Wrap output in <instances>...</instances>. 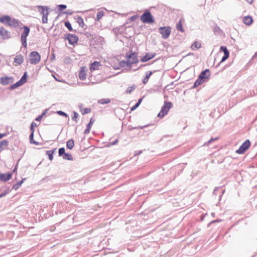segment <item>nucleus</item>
<instances>
[{
	"label": "nucleus",
	"mask_w": 257,
	"mask_h": 257,
	"mask_svg": "<svg viewBox=\"0 0 257 257\" xmlns=\"http://www.w3.org/2000/svg\"><path fill=\"white\" fill-rule=\"evenodd\" d=\"M67 8L66 5L61 4L57 6L56 8L54 10L56 13L58 14L57 16H60L62 15H72L76 14H81L82 15L87 16H93L94 15L95 9H91L85 11H74L71 9H68L64 11Z\"/></svg>",
	"instance_id": "f257e3e1"
},
{
	"label": "nucleus",
	"mask_w": 257,
	"mask_h": 257,
	"mask_svg": "<svg viewBox=\"0 0 257 257\" xmlns=\"http://www.w3.org/2000/svg\"><path fill=\"white\" fill-rule=\"evenodd\" d=\"M0 22L14 28L19 26V21L16 19H12L11 17H0Z\"/></svg>",
	"instance_id": "f03ea898"
},
{
	"label": "nucleus",
	"mask_w": 257,
	"mask_h": 257,
	"mask_svg": "<svg viewBox=\"0 0 257 257\" xmlns=\"http://www.w3.org/2000/svg\"><path fill=\"white\" fill-rule=\"evenodd\" d=\"M172 107V102L165 101L164 105L161 108L160 112L158 114V116L161 118L164 117L168 113L170 109Z\"/></svg>",
	"instance_id": "7ed1b4c3"
},
{
	"label": "nucleus",
	"mask_w": 257,
	"mask_h": 257,
	"mask_svg": "<svg viewBox=\"0 0 257 257\" xmlns=\"http://www.w3.org/2000/svg\"><path fill=\"white\" fill-rule=\"evenodd\" d=\"M159 32L161 34L162 38L166 39L170 35L171 28L170 26L161 27L159 28Z\"/></svg>",
	"instance_id": "20e7f679"
},
{
	"label": "nucleus",
	"mask_w": 257,
	"mask_h": 257,
	"mask_svg": "<svg viewBox=\"0 0 257 257\" xmlns=\"http://www.w3.org/2000/svg\"><path fill=\"white\" fill-rule=\"evenodd\" d=\"M30 62L32 64H38L40 60L41 56L38 52L36 51L32 52L30 55Z\"/></svg>",
	"instance_id": "39448f33"
},
{
	"label": "nucleus",
	"mask_w": 257,
	"mask_h": 257,
	"mask_svg": "<svg viewBox=\"0 0 257 257\" xmlns=\"http://www.w3.org/2000/svg\"><path fill=\"white\" fill-rule=\"evenodd\" d=\"M250 146V142L249 140H246L236 151V153L238 154H243L248 149Z\"/></svg>",
	"instance_id": "423d86ee"
},
{
	"label": "nucleus",
	"mask_w": 257,
	"mask_h": 257,
	"mask_svg": "<svg viewBox=\"0 0 257 257\" xmlns=\"http://www.w3.org/2000/svg\"><path fill=\"white\" fill-rule=\"evenodd\" d=\"M64 38L68 40L69 43L71 45H74L78 41V37L76 35L71 34H65Z\"/></svg>",
	"instance_id": "0eeeda50"
},
{
	"label": "nucleus",
	"mask_w": 257,
	"mask_h": 257,
	"mask_svg": "<svg viewBox=\"0 0 257 257\" xmlns=\"http://www.w3.org/2000/svg\"><path fill=\"white\" fill-rule=\"evenodd\" d=\"M42 16H48L50 13V8L48 6H37L35 7Z\"/></svg>",
	"instance_id": "6e6552de"
},
{
	"label": "nucleus",
	"mask_w": 257,
	"mask_h": 257,
	"mask_svg": "<svg viewBox=\"0 0 257 257\" xmlns=\"http://www.w3.org/2000/svg\"><path fill=\"white\" fill-rule=\"evenodd\" d=\"M0 36L3 39L6 40L11 38V33L6 30L4 27H0Z\"/></svg>",
	"instance_id": "1a4fd4ad"
},
{
	"label": "nucleus",
	"mask_w": 257,
	"mask_h": 257,
	"mask_svg": "<svg viewBox=\"0 0 257 257\" xmlns=\"http://www.w3.org/2000/svg\"><path fill=\"white\" fill-rule=\"evenodd\" d=\"M14 82V78L12 77L5 76L0 78V84L3 85H7Z\"/></svg>",
	"instance_id": "9d476101"
},
{
	"label": "nucleus",
	"mask_w": 257,
	"mask_h": 257,
	"mask_svg": "<svg viewBox=\"0 0 257 257\" xmlns=\"http://www.w3.org/2000/svg\"><path fill=\"white\" fill-rule=\"evenodd\" d=\"M156 55V53H147L144 56L141 58V61L145 62L154 58Z\"/></svg>",
	"instance_id": "9b49d317"
},
{
	"label": "nucleus",
	"mask_w": 257,
	"mask_h": 257,
	"mask_svg": "<svg viewBox=\"0 0 257 257\" xmlns=\"http://www.w3.org/2000/svg\"><path fill=\"white\" fill-rule=\"evenodd\" d=\"M139 62V59L138 58V53H136L133 57H132L131 60H127V64L128 67L131 68L133 64H137Z\"/></svg>",
	"instance_id": "f8f14e48"
},
{
	"label": "nucleus",
	"mask_w": 257,
	"mask_h": 257,
	"mask_svg": "<svg viewBox=\"0 0 257 257\" xmlns=\"http://www.w3.org/2000/svg\"><path fill=\"white\" fill-rule=\"evenodd\" d=\"M28 78V74L27 72H25L20 80L16 82L17 84L19 87L23 85L24 83L27 82Z\"/></svg>",
	"instance_id": "ddd939ff"
},
{
	"label": "nucleus",
	"mask_w": 257,
	"mask_h": 257,
	"mask_svg": "<svg viewBox=\"0 0 257 257\" xmlns=\"http://www.w3.org/2000/svg\"><path fill=\"white\" fill-rule=\"evenodd\" d=\"M209 76V70L207 69L202 71L199 75V77L204 81H205L206 79H208Z\"/></svg>",
	"instance_id": "4468645a"
},
{
	"label": "nucleus",
	"mask_w": 257,
	"mask_h": 257,
	"mask_svg": "<svg viewBox=\"0 0 257 257\" xmlns=\"http://www.w3.org/2000/svg\"><path fill=\"white\" fill-rule=\"evenodd\" d=\"M140 20L145 24H152L155 22L154 17H140Z\"/></svg>",
	"instance_id": "2eb2a0df"
},
{
	"label": "nucleus",
	"mask_w": 257,
	"mask_h": 257,
	"mask_svg": "<svg viewBox=\"0 0 257 257\" xmlns=\"http://www.w3.org/2000/svg\"><path fill=\"white\" fill-rule=\"evenodd\" d=\"M184 22V20L183 18H182L177 23L176 26V28L178 31L182 32V33L185 32V30H184V29L183 27V25H182V22Z\"/></svg>",
	"instance_id": "dca6fc26"
},
{
	"label": "nucleus",
	"mask_w": 257,
	"mask_h": 257,
	"mask_svg": "<svg viewBox=\"0 0 257 257\" xmlns=\"http://www.w3.org/2000/svg\"><path fill=\"white\" fill-rule=\"evenodd\" d=\"M12 177V174L8 173L7 174L0 173V180L3 181H7L10 180Z\"/></svg>",
	"instance_id": "f3484780"
},
{
	"label": "nucleus",
	"mask_w": 257,
	"mask_h": 257,
	"mask_svg": "<svg viewBox=\"0 0 257 257\" xmlns=\"http://www.w3.org/2000/svg\"><path fill=\"white\" fill-rule=\"evenodd\" d=\"M24 31L21 35V38H27L30 31V29L29 27L27 26H24L23 27Z\"/></svg>",
	"instance_id": "a211bd4d"
},
{
	"label": "nucleus",
	"mask_w": 257,
	"mask_h": 257,
	"mask_svg": "<svg viewBox=\"0 0 257 257\" xmlns=\"http://www.w3.org/2000/svg\"><path fill=\"white\" fill-rule=\"evenodd\" d=\"M94 121H95V120L93 118H90V121L87 124V125L86 126V128L85 129V130L84 131V133L85 135L88 134L90 133L91 126H92V124H93V123L94 122Z\"/></svg>",
	"instance_id": "6ab92c4d"
},
{
	"label": "nucleus",
	"mask_w": 257,
	"mask_h": 257,
	"mask_svg": "<svg viewBox=\"0 0 257 257\" xmlns=\"http://www.w3.org/2000/svg\"><path fill=\"white\" fill-rule=\"evenodd\" d=\"M79 78L81 80H84L86 78V74L85 71V68L82 67L78 74Z\"/></svg>",
	"instance_id": "aec40b11"
},
{
	"label": "nucleus",
	"mask_w": 257,
	"mask_h": 257,
	"mask_svg": "<svg viewBox=\"0 0 257 257\" xmlns=\"http://www.w3.org/2000/svg\"><path fill=\"white\" fill-rule=\"evenodd\" d=\"M138 14H134L133 16H153L150 11L147 9L145 10L142 14H141L142 11H138Z\"/></svg>",
	"instance_id": "412c9836"
},
{
	"label": "nucleus",
	"mask_w": 257,
	"mask_h": 257,
	"mask_svg": "<svg viewBox=\"0 0 257 257\" xmlns=\"http://www.w3.org/2000/svg\"><path fill=\"white\" fill-rule=\"evenodd\" d=\"M99 66H100V62L95 61L91 63L90 67V71L92 72L94 70H98Z\"/></svg>",
	"instance_id": "4be33fe9"
},
{
	"label": "nucleus",
	"mask_w": 257,
	"mask_h": 257,
	"mask_svg": "<svg viewBox=\"0 0 257 257\" xmlns=\"http://www.w3.org/2000/svg\"><path fill=\"white\" fill-rule=\"evenodd\" d=\"M244 24L247 26L250 25L253 23L252 17H240Z\"/></svg>",
	"instance_id": "5701e85b"
},
{
	"label": "nucleus",
	"mask_w": 257,
	"mask_h": 257,
	"mask_svg": "<svg viewBox=\"0 0 257 257\" xmlns=\"http://www.w3.org/2000/svg\"><path fill=\"white\" fill-rule=\"evenodd\" d=\"M24 61V57L22 55H18L15 58L14 62L19 65H21Z\"/></svg>",
	"instance_id": "b1692460"
},
{
	"label": "nucleus",
	"mask_w": 257,
	"mask_h": 257,
	"mask_svg": "<svg viewBox=\"0 0 257 257\" xmlns=\"http://www.w3.org/2000/svg\"><path fill=\"white\" fill-rule=\"evenodd\" d=\"M204 82H205V81L204 80L202 79V78H200V77L198 76L197 80L195 81V82L193 84V86H192V88H196V87H198V86H199L200 85L202 84Z\"/></svg>",
	"instance_id": "393cba45"
},
{
	"label": "nucleus",
	"mask_w": 257,
	"mask_h": 257,
	"mask_svg": "<svg viewBox=\"0 0 257 257\" xmlns=\"http://www.w3.org/2000/svg\"><path fill=\"white\" fill-rule=\"evenodd\" d=\"M9 144L7 140H4L0 142V152L5 149Z\"/></svg>",
	"instance_id": "a878e982"
},
{
	"label": "nucleus",
	"mask_w": 257,
	"mask_h": 257,
	"mask_svg": "<svg viewBox=\"0 0 257 257\" xmlns=\"http://www.w3.org/2000/svg\"><path fill=\"white\" fill-rule=\"evenodd\" d=\"M153 72L152 71H148L146 73V76L143 80V83L144 84H146L149 81V79L150 77V76L152 75Z\"/></svg>",
	"instance_id": "bb28decb"
},
{
	"label": "nucleus",
	"mask_w": 257,
	"mask_h": 257,
	"mask_svg": "<svg viewBox=\"0 0 257 257\" xmlns=\"http://www.w3.org/2000/svg\"><path fill=\"white\" fill-rule=\"evenodd\" d=\"M74 146V141L73 139L69 140L66 144L67 148L71 150Z\"/></svg>",
	"instance_id": "cd10ccee"
},
{
	"label": "nucleus",
	"mask_w": 257,
	"mask_h": 257,
	"mask_svg": "<svg viewBox=\"0 0 257 257\" xmlns=\"http://www.w3.org/2000/svg\"><path fill=\"white\" fill-rule=\"evenodd\" d=\"M56 148L52 150H49L46 152V154L48 156L49 159L50 161H52L53 159V155L54 153L55 152Z\"/></svg>",
	"instance_id": "c85d7f7f"
},
{
	"label": "nucleus",
	"mask_w": 257,
	"mask_h": 257,
	"mask_svg": "<svg viewBox=\"0 0 257 257\" xmlns=\"http://www.w3.org/2000/svg\"><path fill=\"white\" fill-rule=\"evenodd\" d=\"M25 179H26L25 178V179H23L20 181H19V182H17V183L14 184L13 186V189H14L15 190H17L18 188H19V187L21 186V185L24 182V181L25 180Z\"/></svg>",
	"instance_id": "c756f323"
},
{
	"label": "nucleus",
	"mask_w": 257,
	"mask_h": 257,
	"mask_svg": "<svg viewBox=\"0 0 257 257\" xmlns=\"http://www.w3.org/2000/svg\"><path fill=\"white\" fill-rule=\"evenodd\" d=\"M201 47V45L200 43L196 41L191 46V49L193 50H194L195 49H198L200 48Z\"/></svg>",
	"instance_id": "7c9ffc66"
},
{
	"label": "nucleus",
	"mask_w": 257,
	"mask_h": 257,
	"mask_svg": "<svg viewBox=\"0 0 257 257\" xmlns=\"http://www.w3.org/2000/svg\"><path fill=\"white\" fill-rule=\"evenodd\" d=\"M110 102V99L109 98H102L101 99H99L98 101V103H100L101 104H107Z\"/></svg>",
	"instance_id": "2f4dec72"
},
{
	"label": "nucleus",
	"mask_w": 257,
	"mask_h": 257,
	"mask_svg": "<svg viewBox=\"0 0 257 257\" xmlns=\"http://www.w3.org/2000/svg\"><path fill=\"white\" fill-rule=\"evenodd\" d=\"M63 158L64 160H67L71 161L73 160V157L71 154L69 153H65L64 156H63Z\"/></svg>",
	"instance_id": "473e14b6"
},
{
	"label": "nucleus",
	"mask_w": 257,
	"mask_h": 257,
	"mask_svg": "<svg viewBox=\"0 0 257 257\" xmlns=\"http://www.w3.org/2000/svg\"><path fill=\"white\" fill-rule=\"evenodd\" d=\"M136 52L130 51L129 53H127L125 55V57L128 60H131L133 55H135Z\"/></svg>",
	"instance_id": "72a5a7b5"
},
{
	"label": "nucleus",
	"mask_w": 257,
	"mask_h": 257,
	"mask_svg": "<svg viewBox=\"0 0 257 257\" xmlns=\"http://www.w3.org/2000/svg\"><path fill=\"white\" fill-rule=\"evenodd\" d=\"M77 22L79 24V26H80L81 27H83V26H84V24L83 20L82 19V17H77Z\"/></svg>",
	"instance_id": "f704fd0d"
},
{
	"label": "nucleus",
	"mask_w": 257,
	"mask_h": 257,
	"mask_svg": "<svg viewBox=\"0 0 257 257\" xmlns=\"http://www.w3.org/2000/svg\"><path fill=\"white\" fill-rule=\"evenodd\" d=\"M119 65L120 67H124L125 66H127L128 67V64H127V60H122L119 62Z\"/></svg>",
	"instance_id": "c9c22d12"
},
{
	"label": "nucleus",
	"mask_w": 257,
	"mask_h": 257,
	"mask_svg": "<svg viewBox=\"0 0 257 257\" xmlns=\"http://www.w3.org/2000/svg\"><path fill=\"white\" fill-rule=\"evenodd\" d=\"M220 51L223 52L224 54H229V52L227 49V47L226 46H222L220 48Z\"/></svg>",
	"instance_id": "e433bc0d"
},
{
	"label": "nucleus",
	"mask_w": 257,
	"mask_h": 257,
	"mask_svg": "<svg viewBox=\"0 0 257 257\" xmlns=\"http://www.w3.org/2000/svg\"><path fill=\"white\" fill-rule=\"evenodd\" d=\"M65 153L64 148H61L59 149L58 154L59 156H64Z\"/></svg>",
	"instance_id": "4c0bfd02"
},
{
	"label": "nucleus",
	"mask_w": 257,
	"mask_h": 257,
	"mask_svg": "<svg viewBox=\"0 0 257 257\" xmlns=\"http://www.w3.org/2000/svg\"><path fill=\"white\" fill-rule=\"evenodd\" d=\"M65 26L66 28H68V29L70 31H72L73 29H72V27L71 26V24L68 21H67V22H65Z\"/></svg>",
	"instance_id": "58836bf2"
},
{
	"label": "nucleus",
	"mask_w": 257,
	"mask_h": 257,
	"mask_svg": "<svg viewBox=\"0 0 257 257\" xmlns=\"http://www.w3.org/2000/svg\"><path fill=\"white\" fill-rule=\"evenodd\" d=\"M138 17H130L126 21V24L135 22Z\"/></svg>",
	"instance_id": "ea45409f"
},
{
	"label": "nucleus",
	"mask_w": 257,
	"mask_h": 257,
	"mask_svg": "<svg viewBox=\"0 0 257 257\" xmlns=\"http://www.w3.org/2000/svg\"><path fill=\"white\" fill-rule=\"evenodd\" d=\"M229 56V54H224V56L222 58L219 64H220L221 63H222V62L225 61L226 60H227ZM219 65V64H218V65Z\"/></svg>",
	"instance_id": "a19ab883"
},
{
	"label": "nucleus",
	"mask_w": 257,
	"mask_h": 257,
	"mask_svg": "<svg viewBox=\"0 0 257 257\" xmlns=\"http://www.w3.org/2000/svg\"><path fill=\"white\" fill-rule=\"evenodd\" d=\"M57 113L60 115H61V116H65L66 117H68V114L65 113V112L64 111H62L61 110H59V111H57Z\"/></svg>",
	"instance_id": "79ce46f5"
},
{
	"label": "nucleus",
	"mask_w": 257,
	"mask_h": 257,
	"mask_svg": "<svg viewBox=\"0 0 257 257\" xmlns=\"http://www.w3.org/2000/svg\"><path fill=\"white\" fill-rule=\"evenodd\" d=\"M78 114L76 111H73V116L72 118V120H75L77 122V118H78Z\"/></svg>",
	"instance_id": "37998d69"
},
{
	"label": "nucleus",
	"mask_w": 257,
	"mask_h": 257,
	"mask_svg": "<svg viewBox=\"0 0 257 257\" xmlns=\"http://www.w3.org/2000/svg\"><path fill=\"white\" fill-rule=\"evenodd\" d=\"M22 45L24 47H27V38H21Z\"/></svg>",
	"instance_id": "c03bdc74"
},
{
	"label": "nucleus",
	"mask_w": 257,
	"mask_h": 257,
	"mask_svg": "<svg viewBox=\"0 0 257 257\" xmlns=\"http://www.w3.org/2000/svg\"><path fill=\"white\" fill-rule=\"evenodd\" d=\"M217 139H218V138H212L207 142L205 143L204 145H208L210 144H211L212 142H213L215 140H217Z\"/></svg>",
	"instance_id": "a18cd8bd"
},
{
	"label": "nucleus",
	"mask_w": 257,
	"mask_h": 257,
	"mask_svg": "<svg viewBox=\"0 0 257 257\" xmlns=\"http://www.w3.org/2000/svg\"><path fill=\"white\" fill-rule=\"evenodd\" d=\"M91 111V109L90 108H85L82 111V114H85L89 113Z\"/></svg>",
	"instance_id": "49530a36"
},
{
	"label": "nucleus",
	"mask_w": 257,
	"mask_h": 257,
	"mask_svg": "<svg viewBox=\"0 0 257 257\" xmlns=\"http://www.w3.org/2000/svg\"><path fill=\"white\" fill-rule=\"evenodd\" d=\"M135 88V87L134 86L128 87L126 90V92L127 93H131Z\"/></svg>",
	"instance_id": "de8ad7c7"
},
{
	"label": "nucleus",
	"mask_w": 257,
	"mask_h": 257,
	"mask_svg": "<svg viewBox=\"0 0 257 257\" xmlns=\"http://www.w3.org/2000/svg\"><path fill=\"white\" fill-rule=\"evenodd\" d=\"M37 126V124L35 122H32L31 124V127H30V130H31V132H34V127H36Z\"/></svg>",
	"instance_id": "09e8293b"
},
{
	"label": "nucleus",
	"mask_w": 257,
	"mask_h": 257,
	"mask_svg": "<svg viewBox=\"0 0 257 257\" xmlns=\"http://www.w3.org/2000/svg\"><path fill=\"white\" fill-rule=\"evenodd\" d=\"M19 87V86H18V85L17 84V83H15L13 85H12L10 87H9V89L10 90H14L17 88Z\"/></svg>",
	"instance_id": "8fccbe9b"
},
{
	"label": "nucleus",
	"mask_w": 257,
	"mask_h": 257,
	"mask_svg": "<svg viewBox=\"0 0 257 257\" xmlns=\"http://www.w3.org/2000/svg\"><path fill=\"white\" fill-rule=\"evenodd\" d=\"M104 12L103 11H99L96 16H104Z\"/></svg>",
	"instance_id": "3c124183"
},
{
	"label": "nucleus",
	"mask_w": 257,
	"mask_h": 257,
	"mask_svg": "<svg viewBox=\"0 0 257 257\" xmlns=\"http://www.w3.org/2000/svg\"><path fill=\"white\" fill-rule=\"evenodd\" d=\"M139 106V103H136L135 105H134L131 109L132 111L135 110L137 108H138Z\"/></svg>",
	"instance_id": "603ef678"
},
{
	"label": "nucleus",
	"mask_w": 257,
	"mask_h": 257,
	"mask_svg": "<svg viewBox=\"0 0 257 257\" xmlns=\"http://www.w3.org/2000/svg\"><path fill=\"white\" fill-rule=\"evenodd\" d=\"M34 132H31V134L29 136L30 142H31L32 141L34 140Z\"/></svg>",
	"instance_id": "864d4df0"
},
{
	"label": "nucleus",
	"mask_w": 257,
	"mask_h": 257,
	"mask_svg": "<svg viewBox=\"0 0 257 257\" xmlns=\"http://www.w3.org/2000/svg\"><path fill=\"white\" fill-rule=\"evenodd\" d=\"M220 189L219 187H215L214 189L213 193L215 195H217V192L220 191Z\"/></svg>",
	"instance_id": "5fc2aeb1"
},
{
	"label": "nucleus",
	"mask_w": 257,
	"mask_h": 257,
	"mask_svg": "<svg viewBox=\"0 0 257 257\" xmlns=\"http://www.w3.org/2000/svg\"><path fill=\"white\" fill-rule=\"evenodd\" d=\"M48 22V17H42V23H47Z\"/></svg>",
	"instance_id": "6e6d98bb"
},
{
	"label": "nucleus",
	"mask_w": 257,
	"mask_h": 257,
	"mask_svg": "<svg viewBox=\"0 0 257 257\" xmlns=\"http://www.w3.org/2000/svg\"><path fill=\"white\" fill-rule=\"evenodd\" d=\"M42 117H43L41 115H39L38 117H37L36 118L35 120L36 121H41V120L42 119Z\"/></svg>",
	"instance_id": "4d7b16f0"
},
{
	"label": "nucleus",
	"mask_w": 257,
	"mask_h": 257,
	"mask_svg": "<svg viewBox=\"0 0 257 257\" xmlns=\"http://www.w3.org/2000/svg\"><path fill=\"white\" fill-rule=\"evenodd\" d=\"M220 30V28L218 26H216L214 28H213V31L214 32H217L218 30Z\"/></svg>",
	"instance_id": "13d9d810"
},
{
	"label": "nucleus",
	"mask_w": 257,
	"mask_h": 257,
	"mask_svg": "<svg viewBox=\"0 0 257 257\" xmlns=\"http://www.w3.org/2000/svg\"><path fill=\"white\" fill-rule=\"evenodd\" d=\"M118 141L117 139H116L115 140H114L113 142H112L111 143V145H116L117 143H118Z\"/></svg>",
	"instance_id": "bf43d9fd"
},
{
	"label": "nucleus",
	"mask_w": 257,
	"mask_h": 257,
	"mask_svg": "<svg viewBox=\"0 0 257 257\" xmlns=\"http://www.w3.org/2000/svg\"><path fill=\"white\" fill-rule=\"evenodd\" d=\"M257 57V51L254 53V54L253 55V56L252 57V58L250 60H252L254 59H255L256 57Z\"/></svg>",
	"instance_id": "052dcab7"
},
{
	"label": "nucleus",
	"mask_w": 257,
	"mask_h": 257,
	"mask_svg": "<svg viewBox=\"0 0 257 257\" xmlns=\"http://www.w3.org/2000/svg\"><path fill=\"white\" fill-rule=\"evenodd\" d=\"M47 109H45L43 112L41 114V115L43 117L44 115H46V112H47Z\"/></svg>",
	"instance_id": "680f3d73"
},
{
	"label": "nucleus",
	"mask_w": 257,
	"mask_h": 257,
	"mask_svg": "<svg viewBox=\"0 0 257 257\" xmlns=\"http://www.w3.org/2000/svg\"><path fill=\"white\" fill-rule=\"evenodd\" d=\"M30 143L35 144V145H38V144H39L38 142H37L34 140H33L31 142H30Z\"/></svg>",
	"instance_id": "e2e57ef3"
},
{
	"label": "nucleus",
	"mask_w": 257,
	"mask_h": 257,
	"mask_svg": "<svg viewBox=\"0 0 257 257\" xmlns=\"http://www.w3.org/2000/svg\"><path fill=\"white\" fill-rule=\"evenodd\" d=\"M6 136V134H0V139L3 138L4 137Z\"/></svg>",
	"instance_id": "0e129e2a"
},
{
	"label": "nucleus",
	"mask_w": 257,
	"mask_h": 257,
	"mask_svg": "<svg viewBox=\"0 0 257 257\" xmlns=\"http://www.w3.org/2000/svg\"><path fill=\"white\" fill-rule=\"evenodd\" d=\"M142 99H143V98H140L139 99L138 101L137 102V103H139V105H140V104H141V102L142 101Z\"/></svg>",
	"instance_id": "69168bd1"
},
{
	"label": "nucleus",
	"mask_w": 257,
	"mask_h": 257,
	"mask_svg": "<svg viewBox=\"0 0 257 257\" xmlns=\"http://www.w3.org/2000/svg\"><path fill=\"white\" fill-rule=\"evenodd\" d=\"M253 1V0H246V1L250 4H252Z\"/></svg>",
	"instance_id": "338daca9"
},
{
	"label": "nucleus",
	"mask_w": 257,
	"mask_h": 257,
	"mask_svg": "<svg viewBox=\"0 0 257 257\" xmlns=\"http://www.w3.org/2000/svg\"><path fill=\"white\" fill-rule=\"evenodd\" d=\"M18 165V163L17 164L15 169L13 170V172H14L17 171Z\"/></svg>",
	"instance_id": "774afa93"
}]
</instances>
